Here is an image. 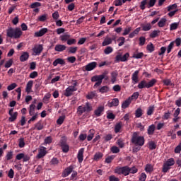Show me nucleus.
<instances>
[{
  "label": "nucleus",
  "mask_w": 181,
  "mask_h": 181,
  "mask_svg": "<svg viewBox=\"0 0 181 181\" xmlns=\"http://www.w3.org/2000/svg\"><path fill=\"white\" fill-rule=\"evenodd\" d=\"M132 143L136 146H144L145 145V137L140 136L139 132H134L132 136Z\"/></svg>",
  "instance_id": "obj_1"
},
{
  "label": "nucleus",
  "mask_w": 181,
  "mask_h": 181,
  "mask_svg": "<svg viewBox=\"0 0 181 181\" xmlns=\"http://www.w3.org/2000/svg\"><path fill=\"white\" fill-rule=\"evenodd\" d=\"M8 37L19 39L22 36V30L19 28H10L6 30Z\"/></svg>",
  "instance_id": "obj_2"
},
{
  "label": "nucleus",
  "mask_w": 181,
  "mask_h": 181,
  "mask_svg": "<svg viewBox=\"0 0 181 181\" xmlns=\"http://www.w3.org/2000/svg\"><path fill=\"white\" fill-rule=\"evenodd\" d=\"M91 111H93V105L89 102H86L85 105H80L77 108L78 117H81L84 112H91Z\"/></svg>",
  "instance_id": "obj_3"
},
{
  "label": "nucleus",
  "mask_w": 181,
  "mask_h": 181,
  "mask_svg": "<svg viewBox=\"0 0 181 181\" xmlns=\"http://www.w3.org/2000/svg\"><path fill=\"white\" fill-rule=\"evenodd\" d=\"M156 83H158V80L155 78L150 80L148 82L145 80H142L139 82L137 87L140 90H142V88H151L153 87Z\"/></svg>",
  "instance_id": "obj_4"
},
{
  "label": "nucleus",
  "mask_w": 181,
  "mask_h": 181,
  "mask_svg": "<svg viewBox=\"0 0 181 181\" xmlns=\"http://www.w3.org/2000/svg\"><path fill=\"white\" fill-rule=\"evenodd\" d=\"M60 146L62 149V152L64 153H67L70 149V146H69V144H67V139L66 137H62L60 141Z\"/></svg>",
  "instance_id": "obj_5"
},
{
  "label": "nucleus",
  "mask_w": 181,
  "mask_h": 181,
  "mask_svg": "<svg viewBox=\"0 0 181 181\" xmlns=\"http://www.w3.org/2000/svg\"><path fill=\"white\" fill-rule=\"evenodd\" d=\"M103 80H104V76H94L91 78V81L95 83V81H97L94 86L93 88H97V87H99V86H101V83H103Z\"/></svg>",
  "instance_id": "obj_6"
},
{
  "label": "nucleus",
  "mask_w": 181,
  "mask_h": 181,
  "mask_svg": "<svg viewBox=\"0 0 181 181\" xmlns=\"http://www.w3.org/2000/svg\"><path fill=\"white\" fill-rule=\"evenodd\" d=\"M129 58V53H126L123 56L121 54H118L115 57V60L117 63L119 62H128V59Z\"/></svg>",
  "instance_id": "obj_7"
},
{
  "label": "nucleus",
  "mask_w": 181,
  "mask_h": 181,
  "mask_svg": "<svg viewBox=\"0 0 181 181\" xmlns=\"http://www.w3.org/2000/svg\"><path fill=\"white\" fill-rule=\"evenodd\" d=\"M74 91H77V88H74L73 86H69L68 88H66L64 93V95H65V97H71Z\"/></svg>",
  "instance_id": "obj_8"
},
{
  "label": "nucleus",
  "mask_w": 181,
  "mask_h": 181,
  "mask_svg": "<svg viewBox=\"0 0 181 181\" xmlns=\"http://www.w3.org/2000/svg\"><path fill=\"white\" fill-rule=\"evenodd\" d=\"M73 169H74V166L72 165L67 167L62 173V177H67V176H69L70 173L73 172Z\"/></svg>",
  "instance_id": "obj_9"
},
{
  "label": "nucleus",
  "mask_w": 181,
  "mask_h": 181,
  "mask_svg": "<svg viewBox=\"0 0 181 181\" xmlns=\"http://www.w3.org/2000/svg\"><path fill=\"white\" fill-rule=\"evenodd\" d=\"M49 32V30L46 28H42L39 31L35 33V37H42L44 35H46Z\"/></svg>",
  "instance_id": "obj_10"
},
{
  "label": "nucleus",
  "mask_w": 181,
  "mask_h": 181,
  "mask_svg": "<svg viewBox=\"0 0 181 181\" xmlns=\"http://www.w3.org/2000/svg\"><path fill=\"white\" fill-rule=\"evenodd\" d=\"M95 67H97V62H90V63L88 64L86 66H83V69H85V70L86 71H91V70H94V69H95Z\"/></svg>",
  "instance_id": "obj_11"
},
{
  "label": "nucleus",
  "mask_w": 181,
  "mask_h": 181,
  "mask_svg": "<svg viewBox=\"0 0 181 181\" xmlns=\"http://www.w3.org/2000/svg\"><path fill=\"white\" fill-rule=\"evenodd\" d=\"M33 52L35 53V56H39L42 52H43V45H39L33 48Z\"/></svg>",
  "instance_id": "obj_12"
},
{
  "label": "nucleus",
  "mask_w": 181,
  "mask_h": 181,
  "mask_svg": "<svg viewBox=\"0 0 181 181\" xmlns=\"http://www.w3.org/2000/svg\"><path fill=\"white\" fill-rule=\"evenodd\" d=\"M84 148H82L81 149H79L78 152V155H77V159H78V162L79 163H82L83 160V158H84Z\"/></svg>",
  "instance_id": "obj_13"
},
{
  "label": "nucleus",
  "mask_w": 181,
  "mask_h": 181,
  "mask_svg": "<svg viewBox=\"0 0 181 181\" xmlns=\"http://www.w3.org/2000/svg\"><path fill=\"white\" fill-rule=\"evenodd\" d=\"M103 112H104V106H99L96 110H95L94 115L96 117H101L103 115Z\"/></svg>",
  "instance_id": "obj_14"
},
{
  "label": "nucleus",
  "mask_w": 181,
  "mask_h": 181,
  "mask_svg": "<svg viewBox=\"0 0 181 181\" xmlns=\"http://www.w3.org/2000/svg\"><path fill=\"white\" fill-rule=\"evenodd\" d=\"M131 103H132V98L129 97L122 103V108H123V110H125V108H128L129 105H131Z\"/></svg>",
  "instance_id": "obj_15"
},
{
  "label": "nucleus",
  "mask_w": 181,
  "mask_h": 181,
  "mask_svg": "<svg viewBox=\"0 0 181 181\" xmlns=\"http://www.w3.org/2000/svg\"><path fill=\"white\" fill-rule=\"evenodd\" d=\"M57 64H61V66H64L66 64V61H64V59H62V58H57V59H55L53 62V66H54V67H56V66H57Z\"/></svg>",
  "instance_id": "obj_16"
},
{
  "label": "nucleus",
  "mask_w": 181,
  "mask_h": 181,
  "mask_svg": "<svg viewBox=\"0 0 181 181\" xmlns=\"http://www.w3.org/2000/svg\"><path fill=\"white\" fill-rule=\"evenodd\" d=\"M66 49H67V47H66V45H63L60 44L55 45V47H54L55 52H64Z\"/></svg>",
  "instance_id": "obj_17"
},
{
  "label": "nucleus",
  "mask_w": 181,
  "mask_h": 181,
  "mask_svg": "<svg viewBox=\"0 0 181 181\" xmlns=\"http://www.w3.org/2000/svg\"><path fill=\"white\" fill-rule=\"evenodd\" d=\"M119 105V100L118 98H114L112 102L108 103V107H118Z\"/></svg>",
  "instance_id": "obj_18"
},
{
  "label": "nucleus",
  "mask_w": 181,
  "mask_h": 181,
  "mask_svg": "<svg viewBox=\"0 0 181 181\" xmlns=\"http://www.w3.org/2000/svg\"><path fill=\"white\" fill-rule=\"evenodd\" d=\"M29 59V53L28 52H24L20 57V61L22 62L28 61Z\"/></svg>",
  "instance_id": "obj_19"
},
{
  "label": "nucleus",
  "mask_w": 181,
  "mask_h": 181,
  "mask_svg": "<svg viewBox=\"0 0 181 181\" xmlns=\"http://www.w3.org/2000/svg\"><path fill=\"white\" fill-rule=\"evenodd\" d=\"M32 87H33V81H29L27 83L25 91L29 94L30 93H32Z\"/></svg>",
  "instance_id": "obj_20"
},
{
  "label": "nucleus",
  "mask_w": 181,
  "mask_h": 181,
  "mask_svg": "<svg viewBox=\"0 0 181 181\" xmlns=\"http://www.w3.org/2000/svg\"><path fill=\"white\" fill-rule=\"evenodd\" d=\"M139 32H141V28L140 27L136 28L132 33H131L129 35V37L130 39H132V38L135 37V36H136V35H138L139 33Z\"/></svg>",
  "instance_id": "obj_21"
},
{
  "label": "nucleus",
  "mask_w": 181,
  "mask_h": 181,
  "mask_svg": "<svg viewBox=\"0 0 181 181\" xmlns=\"http://www.w3.org/2000/svg\"><path fill=\"white\" fill-rule=\"evenodd\" d=\"M122 128V122H119L117 123L115 126V133L118 134L119 132H121Z\"/></svg>",
  "instance_id": "obj_22"
},
{
  "label": "nucleus",
  "mask_w": 181,
  "mask_h": 181,
  "mask_svg": "<svg viewBox=\"0 0 181 181\" xmlns=\"http://www.w3.org/2000/svg\"><path fill=\"white\" fill-rule=\"evenodd\" d=\"M138 74H139V71H135L132 74V80L134 82V84H136L139 80L138 79Z\"/></svg>",
  "instance_id": "obj_23"
},
{
  "label": "nucleus",
  "mask_w": 181,
  "mask_h": 181,
  "mask_svg": "<svg viewBox=\"0 0 181 181\" xmlns=\"http://www.w3.org/2000/svg\"><path fill=\"white\" fill-rule=\"evenodd\" d=\"M35 110H36V105H35V104H31L28 108V111L30 117H32L35 114Z\"/></svg>",
  "instance_id": "obj_24"
},
{
  "label": "nucleus",
  "mask_w": 181,
  "mask_h": 181,
  "mask_svg": "<svg viewBox=\"0 0 181 181\" xmlns=\"http://www.w3.org/2000/svg\"><path fill=\"white\" fill-rule=\"evenodd\" d=\"M155 124L150 125L147 129L148 135H153L155 134Z\"/></svg>",
  "instance_id": "obj_25"
},
{
  "label": "nucleus",
  "mask_w": 181,
  "mask_h": 181,
  "mask_svg": "<svg viewBox=\"0 0 181 181\" xmlns=\"http://www.w3.org/2000/svg\"><path fill=\"white\" fill-rule=\"evenodd\" d=\"M153 112H155V105H151L148 107L146 114L148 116L153 115Z\"/></svg>",
  "instance_id": "obj_26"
},
{
  "label": "nucleus",
  "mask_w": 181,
  "mask_h": 181,
  "mask_svg": "<svg viewBox=\"0 0 181 181\" xmlns=\"http://www.w3.org/2000/svg\"><path fill=\"white\" fill-rule=\"evenodd\" d=\"M44 156H46V150L45 148L40 149L37 156L38 159H42Z\"/></svg>",
  "instance_id": "obj_27"
},
{
  "label": "nucleus",
  "mask_w": 181,
  "mask_h": 181,
  "mask_svg": "<svg viewBox=\"0 0 181 181\" xmlns=\"http://www.w3.org/2000/svg\"><path fill=\"white\" fill-rule=\"evenodd\" d=\"M159 33H160V30H155L149 35V36L151 39H155V37L159 36Z\"/></svg>",
  "instance_id": "obj_28"
},
{
  "label": "nucleus",
  "mask_w": 181,
  "mask_h": 181,
  "mask_svg": "<svg viewBox=\"0 0 181 181\" xmlns=\"http://www.w3.org/2000/svg\"><path fill=\"white\" fill-rule=\"evenodd\" d=\"M50 165H52V166H57V165H59V163H60V161L59 160V159L57 158H52L49 162Z\"/></svg>",
  "instance_id": "obj_29"
},
{
  "label": "nucleus",
  "mask_w": 181,
  "mask_h": 181,
  "mask_svg": "<svg viewBox=\"0 0 181 181\" xmlns=\"http://www.w3.org/2000/svg\"><path fill=\"white\" fill-rule=\"evenodd\" d=\"M117 77H118V73L116 71H112L111 73V82L112 84L117 81Z\"/></svg>",
  "instance_id": "obj_30"
},
{
  "label": "nucleus",
  "mask_w": 181,
  "mask_h": 181,
  "mask_svg": "<svg viewBox=\"0 0 181 181\" xmlns=\"http://www.w3.org/2000/svg\"><path fill=\"white\" fill-rule=\"evenodd\" d=\"M141 28L144 32H148L151 30V29H152V25H151V23H147L146 25H141Z\"/></svg>",
  "instance_id": "obj_31"
},
{
  "label": "nucleus",
  "mask_w": 181,
  "mask_h": 181,
  "mask_svg": "<svg viewBox=\"0 0 181 181\" xmlns=\"http://www.w3.org/2000/svg\"><path fill=\"white\" fill-rule=\"evenodd\" d=\"M112 43V39L110 37H106L102 43V46H108Z\"/></svg>",
  "instance_id": "obj_32"
},
{
  "label": "nucleus",
  "mask_w": 181,
  "mask_h": 181,
  "mask_svg": "<svg viewBox=\"0 0 181 181\" xmlns=\"http://www.w3.org/2000/svg\"><path fill=\"white\" fill-rule=\"evenodd\" d=\"M146 50H148L149 53H152V52H155V46L152 42H149V44L146 46Z\"/></svg>",
  "instance_id": "obj_33"
},
{
  "label": "nucleus",
  "mask_w": 181,
  "mask_h": 181,
  "mask_svg": "<svg viewBox=\"0 0 181 181\" xmlns=\"http://www.w3.org/2000/svg\"><path fill=\"white\" fill-rule=\"evenodd\" d=\"M35 129H37V131H42V129H43V124L42 123L41 120L38 121L35 124Z\"/></svg>",
  "instance_id": "obj_34"
},
{
  "label": "nucleus",
  "mask_w": 181,
  "mask_h": 181,
  "mask_svg": "<svg viewBox=\"0 0 181 181\" xmlns=\"http://www.w3.org/2000/svg\"><path fill=\"white\" fill-rule=\"evenodd\" d=\"M122 175H124V176H128V175H129V167H122Z\"/></svg>",
  "instance_id": "obj_35"
},
{
  "label": "nucleus",
  "mask_w": 181,
  "mask_h": 181,
  "mask_svg": "<svg viewBox=\"0 0 181 181\" xmlns=\"http://www.w3.org/2000/svg\"><path fill=\"white\" fill-rule=\"evenodd\" d=\"M168 20H166V18H161L159 22L158 23V28H163V26H165L166 25V22Z\"/></svg>",
  "instance_id": "obj_36"
},
{
  "label": "nucleus",
  "mask_w": 181,
  "mask_h": 181,
  "mask_svg": "<svg viewBox=\"0 0 181 181\" xmlns=\"http://www.w3.org/2000/svg\"><path fill=\"white\" fill-rule=\"evenodd\" d=\"M143 110L141 107L137 108V110L135 111V117L136 118H141L142 117Z\"/></svg>",
  "instance_id": "obj_37"
},
{
  "label": "nucleus",
  "mask_w": 181,
  "mask_h": 181,
  "mask_svg": "<svg viewBox=\"0 0 181 181\" xmlns=\"http://www.w3.org/2000/svg\"><path fill=\"white\" fill-rule=\"evenodd\" d=\"M108 91H110V88L108 86H102L99 89V93H101V94H104L105 93H108Z\"/></svg>",
  "instance_id": "obj_38"
},
{
  "label": "nucleus",
  "mask_w": 181,
  "mask_h": 181,
  "mask_svg": "<svg viewBox=\"0 0 181 181\" xmlns=\"http://www.w3.org/2000/svg\"><path fill=\"white\" fill-rule=\"evenodd\" d=\"M97 96V93L95 92L91 91L88 93L86 95L87 100H93L95 97Z\"/></svg>",
  "instance_id": "obj_39"
},
{
  "label": "nucleus",
  "mask_w": 181,
  "mask_h": 181,
  "mask_svg": "<svg viewBox=\"0 0 181 181\" xmlns=\"http://www.w3.org/2000/svg\"><path fill=\"white\" fill-rule=\"evenodd\" d=\"M70 38V35L64 34L62 35H60L59 39L62 40V42H68Z\"/></svg>",
  "instance_id": "obj_40"
},
{
  "label": "nucleus",
  "mask_w": 181,
  "mask_h": 181,
  "mask_svg": "<svg viewBox=\"0 0 181 181\" xmlns=\"http://www.w3.org/2000/svg\"><path fill=\"white\" fill-rule=\"evenodd\" d=\"M156 143L153 141H151L148 142V148L150 151H153L156 148Z\"/></svg>",
  "instance_id": "obj_41"
},
{
  "label": "nucleus",
  "mask_w": 181,
  "mask_h": 181,
  "mask_svg": "<svg viewBox=\"0 0 181 181\" xmlns=\"http://www.w3.org/2000/svg\"><path fill=\"white\" fill-rule=\"evenodd\" d=\"M10 117L8 118V121H10V122H13V121H15L16 119V118H18V112H14L12 115H10Z\"/></svg>",
  "instance_id": "obj_42"
},
{
  "label": "nucleus",
  "mask_w": 181,
  "mask_h": 181,
  "mask_svg": "<svg viewBox=\"0 0 181 181\" xmlns=\"http://www.w3.org/2000/svg\"><path fill=\"white\" fill-rule=\"evenodd\" d=\"M104 156L103 153L98 152L94 155V160L98 161L100 159H101Z\"/></svg>",
  "instance_id": "obj_43"
},
{
  "label": "nucleus",
  "mask_w": 181,
  "mask_h": 181,
  "mask_svg": "<svg viewBox=\"0 0 181 181\" xmlns=\"http://www.w3.org/2000/svg\"><path fill=\"white\" fill-rule=\"evenodd\" d=\"M179 28V23H173L170 25V30H176Z\"/></svg>",
  "instance_id": "obj_44"
},
{
  "label": "nucleus",
  "mask_w": 181,
  "mask_h": 181,
  "mask_svg": "<svg viewBox=\"0 0 181 181\" xmlns=\"http://www.w3.org/2000/svg\"><path fill=\"white\" fill-rule=\"evenodd\" d=\"M13 158V151H8L6 155V160H11Z\"/></svg>",
  "instance_id": "obj_45"
},
{
  "label": "nucleus",
  "mask_w": 181,
  "mask_h": 181,
  "mask_svg": "<svg viewBox=\"0 0 181 181\" xmlns=\"http://www.w3.org/2000/svg\"><path fill=\"white\" fill-rule=\"evenodd\" d=\"M117 42H119L118 44V46L121 47V46H124V43H125V37H119L117 40Z\"/></svg>",
  "instance_id": "obj_46"
},
{
  "label": "nucleus",
  "mask_w": 181,
  "mask_h": 181,
  "mask_svg": "<svg viewBox=\"0 0 181 181\" xmlns=\"http://www.w3.org/2000/svg\"><path fill=\"white\" fill-rule=\"evenodd\" d=\"M87 141H90L93 140V138H94V130H90L89 134L86 136Z\"/></svg>",
  "instance_id": "obj_47"
},
{
  "label": "nucleus",
  "mask_w": 181,
  "mask_h": 181,
  "mask_svg": "<svg viewBox=\"0 0 181 181\" xmlns=\"http://www.w3.org/2000/svg\"><path fill=\"white\" fill-rule=\"evenodd\" d=\"M112 52H114V49H112V47L110 46L107 47L104 49L105 54H110V53H112Z\"/></svg>",
  "instance_id": "obj_48"
},
{
  "label": "nucleus",
  "mask_w": 181,
  "mask_h": 181,
  "mask_svg": "<svg viewBox=\"0 0 181 181\" xmlns=\"http://www.w3.org/2000/svg\"><path fill=\"white\" fill-rule=\"evenodd\" d=\"M115 158V156L112 155V156H109L105 158V163H111L112 162V160H114V159Z\"/></svg>",
  "instance_id": "obj_49"
},
{
  "label": "nucleus",
  "mask_w": 181,
  "mask_h": 181,
  "mask_svg": "<svg viewBox=\"0 0 181 181\" xmlns=\"http://www.w3.org/2000/svg\"><path fill=\"white\" fill-rule=\"evenodd\" d=\"M77 49H78L77 47H70L68 49V53H71L72 54H74L77 52Z\"/></svg>",
  "instance_id": "obj_50"
},
{
  "label": "nucleus",
  "mask_w": 181,
  "mask_h": 181,
  "mask_svg": "<svg viewBox=\"0 0 181 181\" xmlns=\"http://www.w3.org/2000/svg\"><path fill=\"white\" fill-rule=\"evenodd\" d=\"M164 163L167 164V165L170 168V166H173V165H175V159L173 158H171L168 159L166 163Z\"/></svg>",
  "instance_id": "obj_51"
},
{
  "label": "nucleus",
  "mask_w": 181,
  "mask_h": 181,
  "mask_svg": "<svg viewBox=\"0 0 181 181\" xmlns=\"http://www.w3.org/2000/svg\"><path fill=\"white\" fill-rule=\"evenodd\" d=\"M39 6H42L41 3L34 2V3L30 4V8H31V9H35L36 8H39Z\"/></svg>",
  "instance_id": "obj_52"
},
{
  "label": "nucleus",
  "mask_w": 181,
  "mask_h": 181,
  "mask_svg": "<svg viewBox=\"0 0 181 181\" xmlns=\"http://www.w3.org/2000/svg\"><path fill=\"white\" fill-rule=\"evenodd\" d=\"M144 52L134 53L132 56L133 59H142Z\"/></svg>",
  "instance_id": "obj_53"
},
{
  "label": "nucleus",
  "mask_w": 181,
  "mask_h": 181,
  "mask_svg": "<svg viewBox=\"0 0 181 181\" xmlns=\"http://www.w3.org/2000/svg\"><path fill=\"white\" fill-rule=\"evenodd\" d=\"M65 118H66V116H60L59 119L57 120V124L58 125H62V124L64 122Z\"/></svg>",
  "instance_id": "obj_54"
},
{
  "label": "nucleus",
  "mask_w": 181,
  "mask_h": 181,
  "mask_svg": "<svg viewBox=\"0 0 181 181\" xmlns=\"http://www.w3.org/2000/svg\"><path fill=\"white\" fill-rule=\"evenodd\" d=\"M18 141H19V143H18L19 148H25V139L20 138Z\"/></svg>",
  "instance_id": "obj_55"
},
{
  "label": "nucleus",
  "mask_w": 181,
  "mask_h": 181,
  "mask_svg": "<svg viewBox=\"0 0 181 181\" xmlns=\"http://www.w3.org/2000/svg\"><path fill=\"white\" fill-rule=\"evenodd\" d=\"M148 4V0H143L141 2L140 4V8L141 9V11H144L145 8H146L145 6Z\"/></svg>",
  "instance_id": "obj_56"
},
{
  "label": "nucleus",
  "mask_w": 181,
  "mask_h": 181,
  "mask_svg": "<svg viewBox=\"0 0 181 181\" xmlns=\"http://www.w3.org/2000/svg\"><path fill=\"white\" fill-rule=\"evenodd\" d=\"M170 167L164 163L163 165L162 172H163V173H167L168 170H170Z\"/></svg>",
  "instance_id": "obj_57"
},
{
  "label": "nucleus",
  "mask_w": 181,
  "mask_h": 181,
  "mask_svg": "<svg viewBox=\"0 0 181 181\" xmlns=\"http://www.w3.org/2000/svg\"><path fill=\"white\" fill-rule=\"evenodd\" d=\"M139 46H144V45H145V42H146V38H145V37L144 36H141L139 37Z\"/></svg>",
  "instance_id": "obj_58"
},
{
  "label": "nucleus",
  "mask_w": 181,
  "mask_h": 181,
  "mask_svg": "<svg viewBox=\"0 0 181 181\" xmlns=\"http://www.w3.org/2000/svg\"><path fill=\"white\" fill-rule=\"evenodd\" d=\"M172 112L168 110L167 112H165L163 116V119H169L170 118Z\"/></svg>",
  "instance_id": "obj_59"
},
{
  "label": "nucleus",
  "mask_w": 181,
  "mask_h": 181,
  "mask_svg": "<svg viewBox=\"0 0 181 181\" xmlns=\"http://www.w3.org/2000/svg\"><path fill=\"white\" fill-rule=\"evenodd\" d=\"M112 139V134H106L104 137L103 139L105 141V142H108V141H111Z\"/></svg>",
  "instance_id": "obj_60"
},
{
  "label": "nucleus",
  "mask_w": 181,
  "mask_h": 181,
  "mask_svg": "<svg viewBox=\"0 0 181 181\" xmlns=\"http://www.w3.org/2000/svg\"><path fill=\"white\" fill-rule=\"evenodd\" d=\"M146 172L151 173L153 170V167L151 164H147L145 168Z\"/></svg>",
  "instance_id": "obj_61"
},
{
  "label": "nucleus",
  "mask_w": 181,
  "mask_h": 181,
  "mask_svg": "<svg viewBox=\"0 0 181 181\" xmlns=\"http://www.w3.org/2000/svg\"><path fill=\"white\" fill-rule=\"evenodd\" d=\"M174 152H175V153H180V152H181V141L180 142L178 146L175 147Z\"/></svg>",
  "instance_id": "obj_62"
},
{
  "label": "nucleus",
  "mask_w": 181,
  "mask_h": 181,
  "mask_svg": "<svg viewBox=\"0 0 181 181\" xmlns=\"http://www.w3.org/2000/svg\"><path fill=\"white\" fill-rule=\"evenodd\" d=\"M146 175L145 173H142L140 175L139 181H146Z\"/></svg>",
  "instance_id": "obj_63"
},
{
  "label": "nucleus",
  "mask_w": 181,
  "mask_h": 181,
  "mask_svg": "<svg viewBox=\"0 0 181 181\" xmlns=\"http://www.w3.org/2000/svg\"><path fill=\"white\" fill-rule=\"evenodd\" d=\"M109 181H119V178L115 177V175H110L109 177Z\"/></svg>",
  "instance_id": "obj_64"
}]
</instances>
